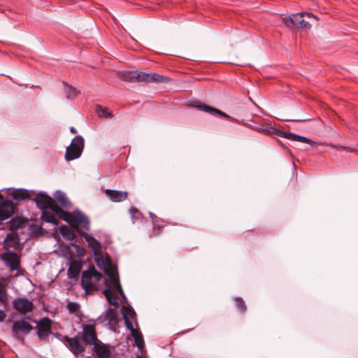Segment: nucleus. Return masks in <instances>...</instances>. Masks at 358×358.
<instances>
[{"mask_svg": "<svg viewBox=\"0 0 358 358\" xmlns=\"http://www.w3.org/2000/svg\"><path fill=\"white\" fill-rule=\"evenodd\" d=\"M55 213L60 219L66 222L72 228L75 229L78 233L80 226L84 229L89 231L90 223L88 218L80 211H74L73 213L65 211L59 206H55Z\"/></svg>", "mask_w": 358, "mask_h": 358, "instance_id": "obj_1", "label": "nucleus"}, {"mask_svg": "<svg viewBox=\"0 0 358 358\" xmlns=\"http://www.w3.org/2000/svg\"><path fill=\"white\" fill-rule=\"evenodd\" d=\"M310 19L317 20V17L312 13L301 12L284 17L282 20L289 28L310 29L311 24L308 20Z\"/></svg>", "mask_w": 358, "mask_h": 358, "instance_id": "obj_2", "label": "nucleus"}, {"mask_svg": "<svg viewBox=\"0 0 358 358\" xmlns=\"http://www.w3.org/2000/svg\"><path fill=\"white\" fill-rule=\"evenodd\" d=\"M102 277L101 273L96 271L93 266L90 267L88 270L83 271L80 283L85 293L89 294L91 292L97 291L96 282H99Z\"/></svg>", "mask_w": 358, "mask_h": 358, "instance_id": "obj_3", "label": "nucleus"}, {"mask_svg": "<svg viewBox=\"0 0 358 358\" xmlns=\"http://www.w3.org/2000/svg\"><path fill=\"white\" fill-rule=\"evenodd\" d=\"M84 145V138L80 135L76 136L70 145L66 148L65 159L69 162L79 158L83 151Z\"/></svg>", "mask_w": 358, "mask_h": 358, "instance_id": "obj_4", "label": "nucleus"}, {"mask_svg": "<svg viewBox=\"0 0 358 358\" xmlns=\"http://www.w3.org/2000/svg\"><path fill=\"white\" fill-rule=\"evenodd\" d=\"M79 234L88 243V247L93 252L96 263L98 265L101 262L103 263L102 249L100 243L95 238L90 236L83 230H79Z\"/></svg>", "mask_w": 358, "mask_h": 358, "instance_id": "obj_5", "label": "nucleus"}, {"mask_svg": "<svg viewBox=\"0 0 358 358\" xmlns=\"http://www.w3.org/2000/svg\"><path fill=\"white\" fill-rule=\"evenodd\" d=\"M36 323V335L40 341H45L48 336L52 334V321L48 317H44L40 320H34Z\"/></svg>", "mask_w": 358, "mask_h": 358, "instance_id": "obj_6", "label": "nucleus"}, {"mask_svg": "<svg viewBox=\"0 0 358 358\" xmlns=\"http://www.w3.org/2000/svg\"><path fill=\"white\" fill-rule=\"evenodd\" d=\"M78 336L85 346L94 345L99 341L95 327L92 324H83V330Z\"/></svg>", "mask_w": 358, "mask_h": 358, "instance_id": "obj_7", "label": "nucleus"}, {"mask_svg": "<svg viewBox=\"0 0 358 358\" xmlns=\"http://www.w3.org/2000/svg\"><path fill=\"white\" fill-rule=\"evenodd\" d=\"M34 201L36 203V206L38 209L43 210L50 209L55 213V206H59L55 203V200L52 197L47 194L43 192H40L36 194Z\"/></svg>", "mask_w": 358, "mask_h": 358, "instance_id": "obj_8", "label": "nucleus"}, {"mask_svg": "<svg viewBox=\"0 0 358 358\" xmlns=\"http://www.w3.org/2000/svg\"><path fill=\"white\" fill-rule=\"evenodd\" d=\"M137 82L144 83H169L171 79L163 75H160L155 73H148L145 72L137 71L136 74Z\"/></svg>", "mask_w": 358, "mask_h": 358, "instance_id": "obj_9", "label": "nucleus"}, {"mask_svg": "<svg viewBox=\"0 0 358 358\" xmlns=\"http://www.w3.org/2000/svg\"><path fill=\"white\" fill-rule=\"evenodd\" d=\"M190 106L192 107L196 108L200 110H203L208 113H210L211 115H217L227 119L228 120L233 121V122L236 121L235 118L229 116L226 113H224L217 108L208 106V105L202 103L200 101H196L193 102L192 103H191Z\"/></svg>", "mask_w": 358, "mask_h": 358, "instance_id": "obj_10", "label": "nucleus"}, {"mask_svg": "<svg viewBox=\"0 0 358 358\" xmlns=\"http://www.w3.org/2000/svg\"><path fill=\"white\" fill-rule=\"evenodd\" d=\"M1 259L11 271L20 268V257L15 252L8 251L1 255Z\"/></svg>", "mask_w": 358, "mask_h": 358, "instance_id": "obj_11", "label": "nucleus"}, {"mask_svg": "<svg viewBox=\"0 0 358 358\" xmlns=\"http://www.w3.org/2000/svg\"><path fill=\"white\" fill-rule=\"evenodd\" d=\"M62 341L75 355L81 354L85 350V346L83 344V343H80V338L78 336L73 338L69 337L68 336H63Z\"/></svg>", "mask_w": 358, "mask_h": 358, "instance_id": "obj_12", "label": "nucleus"}, {"mask_svg": "<svg viewBox=\"0 0 358 358\" xmlns=\"http://www.w3.org/2000/svg\"><path fill=\"white\" fill-rule=\"evenodd\" d=\"M13 306L15 310L22 315L31 312L34 308L33 302L25 297L16 298L13 301Z\"/></svg>", "mask_w": 358, "mask_h": 358, "instance_id": "obj_13", "label": "nucleus"}, {"mask_svg": "<svg viewBox=\"0 0 358 358\" xmlns=\"http://www.w3.org/2000/svg\"><path fill=\"white\" fill-rule=\"evenodd\" d=\"M33 329V327L24 320H20L14 322L12 327L13 336L17 338H20L22 335L28 334Z\"/></svg>", "mask_w": 358, "mask_h": 358, "instance_id": "obj_14", "label": "nucleus"}, {"mask_svg": "<svg viewBox=\"0 0 358 358\" xmlns=\"http://www.w3.org/2000/svg\"><path fill=\"white\" fill-rule=\"evenodd\" d=\"M15 206L12 201L5 199L0 204V221H3L10 217L14 213Z\"/></svg>", "mask_w": 358, "mask_h": 358, "instance_id": "obj_15", "label": "nucleus"}, {"mask_svg": "<svg viewBox=\"0 0 358 358\" xmlns=\"http://www.w3.org/2000/svg\"><path fill=\"white\" fill-rule=\"evenodd\" d=\"M93 351L98 358H111L110 348L99 340L93 345Z\"/></svg>", "mask_w": 358, "mask_h": 358, "instance_id": "obj_16", "label": "nucleus"}, {"mask_svg": "<svg viewBox=\"0 0 358 358\" xmlns=\"http://www.w3.org/2000/svg\"><path fill=\"white\" fill-rule=\"evenodd\" d=\"M53 199L56 204L59 207L66 209L71 208L72 204L69 199L67 197L66 194L61 190H57L53 194Z\"/></svg>", "mask_w": 358, "mask_h": 358, "instance_id": "obj_17", "label": "nucleus"}, {"mask_svg": "<svg viewBox=\"0 0 358 358\" xmlns=\"http://www.w3.org/2000/svg\"><path fill=\"white\" fill-rule=\"evenodd\" d=\"M105 194L113 202L123 201L128 197V193L125 191L107 189L105 190Z\"/></svg>", "mask_w": 358, "mask_h": 358, "instance_id": "obj_18", "label": "nucleus"}, {"mask_svg": "<svg viewBox=\"0 0 358 358\" xmlns=\"http://www.w3.org/2000/svg\"><path fill=\"white\" fill-rule=\"evenodd\" d=\"M121 311L127 328L131 329V327H133L134 325L132 322L130 321V319L136 320V313L130 307H127L125 306H122Z\"/></svg>", "mask_w": 358, "mask_h": 358, "instance_id": "obj_19", "label": "nucleus"}, {"mask_svg": "<svg viewBox=\"0 0 358 358\" xmlns=\"http://www.w3.org/2000/svg\"><path fill=\"white\" fill-rule=\"evenodd\" d=\"M81 268L82 264L80 261H71L67 271L68 278L71 279L76 278L79 275Z\"/></svg>", "mask_w": 358, "mask_h": 358, "instance_id": "obj_20", "label": "nucleus"}, {"mask_svg": "<svg viewBox=\"0 0 358 358\" xmlns=\"http://www.w3.org/2000/svg\"><path fill=\"white\" fill-rule=\"evenodd\" d=\"M283 134H283L282 137H285L291 141H299V142L310 144L311 145L315 144L314 141H313L312 140H310L305 136H300L298 134H295L290 133V132H285V131H284Z\"/></svg>", "mask_w": 358, "mask_h": 358, "instance_id": "obj_21", "label": "nucleus"}, {"mask_svg": "<svg viewBox=\"0 0 358 358\" xmlns=\"http://www.w3.org/2000/svg\"><path fill=\"white\" fill-rule=\"evenodd\" d=\"M105 285L106 286V288L103 290V293L106 296L107 301L110 305L116 306L118 304L117 297L113 292L111 288L108 286L106 280L105 281Z\"/></svg>", "mask_w": 358, "mask_h": 358, "instance_id": "obj_22", "label": "nucleus"}, {"mask_svg": "<svg viewBox=\"0 0 358 358\" xmlns=\"http://www.w3.org/2000/svg\"><path fill=\"white\" fill-rule=\"evenodd\" d=\"M259 131H262L269 136L276 135L282 136L284 134V131L270 124L262 125L261 128H259Z\"/></svg>", "mask_w": 358, "mask_h": 358, "instance_id": "obj_23", "label": "nucleus"}, {"mask_svg": "<svg viewBox=\"0 0 358 358\" xmlns=\"http://www.w3.org/2000/svg\"><path fill=\"white\" fill-rule=\"evenodd\" d=\"M53 213L54 212L48 211L47 210H42L41 215V220L48 223H51L54 225H58L59 221L55 217Z\"/></svg>", "mask_w": 358, "mask_h": 358, "instance_id": "obj_24", "label": "nucleus"}, {"mask_svg": "<svg viewBox=\"0 0 358 358\" xmlns=\"http://www.w3.org/2000/svg\"><path fill=\"white\" fill-rule=\"evenodd\" d=\"M136 74H137V71H127L120 72L119 73V76L121 78V80H122L124 81L134 83V82H137Z\"/></svg>", "mask_w": 358, "mask_h": 358, "instance_id": "obj_25", "label": "nucleus"}, {"mask_svg": "<svg viewBox=\"0 0 358 358\" xmlns=\"http://www.w3.org/2000/svg\"><path fill=\"white\" fill-rule=\"evenodd\" d=\"M14 200L21 201L30 198V191L25 189H20L12 194Z\"/></svg>", "mask_w": 358, "mask_h": 358, "instance_id": "obj_26", "label": "nucleus"}, {"mask_svg": "<svg viewBox=\"0 0 358 358\" xmlns=\"http://www.w3.org/2000/svg\"><path fill=\"white\" fill-rule=\"evenodd\" d=\"M60 233L65 239L69 241H73L77 238L76 234L69 227L65 225H62L60 227Z\"/></svg>", "mask_w": 358, "mask_h": 358, "instance_id": "obj_27", "label": "nucleus"}, {"mask_svg": "<svg viewBox=\"0 0 358 358\" xmlns=\"http://www.w3.org/2000/svg\"><path fill=\"white\" fill-rule=\"evenodd\" d=\"M105 263L108 264V266L106 268L105 272L108 275L110 280L113 279V278L118 277L117 268L115 266L110 263V259H106V261H103V264Z\"/></svg>", "mask_w": 358, "mask_h": 358, "instance_id": "obj_28", "label": "nucleus"}, {"mask_svg": "<svg viewBox=\"0 0 358 358\" xmlns=\"http://www.w3.org/2000/svg\"><path fill=\"white\" fill-rule=\"evenodd\" d=\"M128 329L130 331L131 336L134 337L136 346L138 348H141L143 345L144 341L141 333L138 330L135 329L134 327H131V329Z\"/></svg>", "mask_w": 358, "mask_h": 358, "instance_id": "obj_29", "label": "nucleus"}, {"mask_svg": "<svg viewBox=\"0 0 358 358\" xmlns=\"http://www.w3.org/2000/svg\"><path fill=\"white\" fill-rule=\"evenodd\" d=\"M105 317L111 324H117V312L115 308H108L106 312Z\"/></svg>", "mask_w": 358, "mask_h": 358, "instance_id": "obj_30", "label": "nucleus"}, {"mask_svg": "<svg viewBox=\"0 0 358 358\" xmlns=\"http://www.w3.org/2000/svg\"><path fill=\"white\" fill-rule=\"evenodd\" d=\"M63 85L65 87L64 91L66 94V97L68 99H75L78 95V92L76 89L69 85H68L66 82H63Z\"/></svg>", "mask_w": 358, "mask_h": 358, "instance_id": "obj_31", "label": "nucleus"}, {"mask_svg": "<svg viewBox=\"0 0 358 358\" xmlns=\"http://www.w3.org/2000/svg\"><path fill=\"white\" fill-rule=\"evenodd\" d=\"M96 113L100 117L111 118L113 116L107 108L101 106H96Z\"/></svg>", "mask_w": 358, "mask_h": 358, "instance_id": "obj_32", "label": "nucleus"}, {"mask_svg": "<svg viewBox=\"0 0 358 358\" xmlns=\"http://www.w3.org/2000/svg\"><path fill=\"white\" fill-rule=\"evenodd\" d=\"M327 146L331 147L334 149H336L338 151L345 150V151H347L349 152H358V149H357L356 148H352V147H349V146L334 145L332 143L327 144Z\"/></svg>", "mask_w": 358, "mask_h": 358, "instance_id": "obj_33", "label": "nucleus"}, {"mask_svg": "<svg viewBox=\"0 0 358 358\" xmlns=\"http://www.w3.org/2000/svg\"><path fill=\"white\" fill-rule=\"evenodd\" d=\"M234 302H235L236 307L238 309V310L241 313H243L247 310V306H246L244 300L241 297H240V296L235 297Z\"/></svg>", "mask_w": 358, "mask_h": 358, "instance_id": "obj_34", "label": "nucleus"}, {"mask_svg": "<svg viewBox=\"0 0 358 358\" xmlns=\"http://www.w3.org/2000/svg\"><path fill=\"white\" fill-rule=\"evenodd\" d=\"M8 294L4 285L0 282V304L6 306L8 303Z\"/></svg>", "mask_w": 358, "mask_h": 358, "instance_id": "obj_35", "label": "nucleus"}, {"mask_svg": "<svg viewBox=\"0 0 358 358\" xmlns=\"http://www.w3.org/2000/svg\"><path fill=\"white\" fill-rule=\"evenodd\" d=\"M23 221L20 217H14L10 221V228L12 230L17 229L22 227Z\"/></svg>", "mask_w": 358, "mask_h": 358, "instance_id": "obj_36", "label": "nucleus"}, {"mask_svg": "<svg viewBox=\"0 0 358 358\" xmlns=\"http://www.w3.org/2000/svg\"><path fill=\"white\" fill-rule=\"evenodd\" d=\"M66 308L69 313H75L79 310L80 305L76 302H69L67 303Z\"/></svg>", "mask_w": 358, "mask_h": 358, "instance_id": "obj_37", "label": "nucleus"}, {"mask_svg": "<svg viewBox=\"0 0 358 358\" xmlns=\"http://www.w3.org/2000/svg\"><path fill=\"white\" fill-rule=\"evenodd\" d=\"M71 245L75 248L76 253L79 256L83 257L85 255V250L83 247L76 243H71Z\"/></svg>", "mask_w": 358, "mask_h": 358, "instance_id": "obj_38", "label": "nucleus"}, {"mask_svg": "<svg viewBox=\"0 0 358 358\" xmlns=\"http://www.w3.org/2000/svg\"><path fill=\"white\" fill-rule=\"evenodd\" d=\"M150 215V218L152 219V223H153V225L155 226H159V227H165L166 224H158V221H162V219L161 218H159L157 215H155L154 213H149Z\"/></svg>", "mask_w": 358, "mask_h": 358, "instance_id": "obj_39", "label": "nucleus"}, {"mask_svg": "<svg viewBox=\"0 0 358 358\" xmlns=\"http://www.w3.org/2000/svg\"><path fill=\"white\" fill-rule=\"evenodd\" d=\"M110 280L116 291L117 289H120L122 286L120 282L119 276L116 277V278H113V279H110Z\"/></svg>", "mask_w": 358, "mask_h": 358, "instance_id": "obj_40", "label": "nucleus"}, {"mask_svg": "<svg viewBox=\"0 0 358 358\" xmlns=\"http://www.w3.org/2000/svg\"><path fill=\"white\" fill-rule=\"evenodd\" d=\"M130 213L134 218L138 219L141 217V213L136 208L132 207L130 209Z\"/></svg>", "mask_w": 358, "mask_h": 358, "instance_id": "obj_41", "label": "nucleus"}, {"mask_svg": "<svg viewBox=\"0 0 358 358\" xmlns=\"http://www.w3.org/2000/svg\"><path fill=\"white\" fill-rule=\"evenodd\" d=\"M164 227H159V226H155L153 225V230H152V235L153 236H158L161 234V229Z\"/></svg>", "mask_w": 358, "mask_h": 358, "instance_id": "obj_42", "label": "nucleus"}, {"mask_svg": "<svg viewBox=\"0 0 358 358\" xmlns=\"http://www.w3.org/2000/svg\"><path fill=\"white\" fill-rule=\"evenodd\" d=\"M16 238H18L17 234L13 235V234H9L7 235V237H6V239L10 240L12 241H15Z\"/></svg>", "mask_w": 358, "mask_h": 358, "instance_id": "obj_43", "label": "nucleus"}, {"mask_svg": "<svg viewBox=\"0 0 358 358\" xmlns=\"http://www.w3.org/2000/svg\"><path fill=\"white\" fill-rule=\"evenodd\" d=\"M6 313L3 310H0V322H3L6 318Z\"/></svg>", "mask_w": 358, "mask_h": 358, "instance_id": "obj_44", "label": "nucleus"}, {"mask_svg": "<svg viewBox=\"0 0 358 358\" xmlns=\"http://www.w3.org/2000/svg\"><path fill=\"white\" fill-rule=\"evenodd\" d=\"M70 131L72 133V134H76L77 133V130L75 127H71L70 128Z\"/></svg>", "mask_w": 358, "mask_h": 358, "instance_id": "obj_45", "label": "nucleus"}, {"mask_svg": "<svg viewBox=\"0 0 358 358\" xmlns=\"http://www.w3.org/2000/svg\"><path fill=\"white\" fill-rule=\"evenodd\" d=\"M277 141H278V143H279V145H280L281 147H282V148H284L285 149H287V150H289V149H288V148H287L285 146V145H284V144H283V143H282L280 140H277Z\"/></svg>", "mask_w": 358, "mask_h": 358, "instance_id": "obj_46", "label": "nucleus"}, {"mask_svg": "<svg viewBox=\"0 0 358 358\" xmlns=\"http://www.w3.org/2000/svg\"><path fill=\"white\" fill-rule=\"evenodd\" d=\"M3 196L0 193V204L4 201Z\"/></svg>", "mask_w": 358, "mask_h": 358, "instance_id": "obj_47", "label": "nucleus"}, {"mask_svg": "<svg viewBox=\"0 0 358 358\" xmlns=\"http://www.w3.org/2000/svg\"><path fill=\"white\" fill-rule=\"evenodd\" d=\"M117 292L120 294H123L124 292L122 290V288L121 287L120 289H117Z\"/></svg>", "mask_w": 358, "mask_h": 358, "instance_id": "obj_48", "label": "nucleus"}, {"mask_svg": "<svg viewBox=\"0 0 358 358\" xmlns=\"http://www.w3.org/2000/svg\"><path fill=\"white\" fill-rule=\"evenodd\" d=\"M158 224H164V221L163 220H162V221H158Z\"/></svg>", "mask_w": 358, "mask_h": 358, "instance_id": "obj_49", "label": "nucleus"}, {"mask_svg": "<svg viewBox=\"0 0 358 358\" xmlns=\"http://www.w3.org/2000/svg\"><path fill=\"white\" fill-rule=\"evenodd\" d=\"M121 296V297H122L124 299H126V296H125V294L124 293H123V294H120Z\"/></svg>", "mask_w": 358, "mask_h": 358, "instance_id": "obj_50", "label": "nucleus"}, {"mask_svg": "<svg viewBox=\"0 0 358 358\" xmlns=\"http://www.w3.org/2000/svg\"><path fill=\"white\" fill-rule=\"evenodd\" d=\"M136 358H143V357H142V355H137V356H136Z\"/></svg>", "mask_w": 358, "mask_h": 358, "instance_id": "obj_51", "label": "nucleus"}, {"mask_svg": "<svg viewBox=\"0 0 358 358\" xmlns=\"http://www.w3.org/2000/svg\"><path fill=\"white\" fill-rule=\"evenodd\" d=\"M297 122H302L303 120H296Z\"/></svg>", "mask_w": 358, "mask_h": 358, "instance_id": "obj_52", "label": "nucleus"}]
</instances>
